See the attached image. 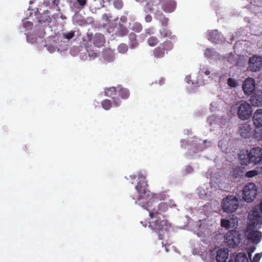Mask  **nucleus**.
<instances>
[{"label": "nucleus", "instance_id": "f257e3e1", "mask_svg": "<svg viewBox=\"0 0 262 262\" xmlns=\"http://www.w3.org/2000/svg\"><path fill=\"white\" fill-rule=\"evenodd\" d=\"M138 177L139 181L136 189L138 192V199L136 203L146 209L151 219H156L149 223V227L158 234L160 240L163 239L164 234L169 231L171 226L167 220H161L159 216H164V213L168 209V205L164 202L160 203L156 207H153V205L158 201L164 200L166 195L164 192L152 193L148 190L145 172H139Z\"/></svg>", "mask_w": 262, "mask_h": 262}, {"label": "nucleus", "instance_id": "f03ea898", "mask_svg": "<svg viewBox=\"0 0 262 262\" xmlns=\"http://www.w3.org/2000/svg\"><path fill=\"white\" fill-rule=\"evenodd\" d=\"M248 219L250 223L245 232V235L248 240L254 244L259 243L262 237V233L255 230L256 228H260L262 225V217L258 212L257 209L254 210L252 213H249Z\"/></svg>", "mask_w": 262, "mask_h": 262}, {"label": "nucleus", "instance_id": "7ed1b4c3", "mask_svg": "<svg viewBox=\"0 0 262 262\" xmlns=\"http://www.w3.org/2000/svg\"><path fill=\"white\" fill-rule=\"evenodd\" d=\"M238 159L241 164H262V149L257 147L250 150H241Z\"/></svg>", "mask_w": 262, "mask_h": 262}, {"label": "nucleus", "instance_id": "20e7f679", "mask_svg": "<svg viewBox=\"0 0 262 262\" xmlns=\"http://www.w3.org/2000/svg\"><path fill=\"white\" fill-rule=\"evenodd\" d=\"M255 85L254 79L248 77L244 80L242 87L245 95H250L253 94L251 98L250 101L255 104L258 105L262 101V97H260V96L257 97L254 93L255 89Z\"/></svg>", "mask_w": 262, "mask_h": 262}, {"label": "nucleus", "instance_id": "39448f33", "mask_svg": "<svg viewBox=\"0 0 262 262\" xmlns=\"http://www.w3.org/2000/svg\"><path fill=\"white\" fill-rule=\"evenodd\" d=\"M173 48V43L172 41L166 40L152 50L151 56L156 59H162L165 57V54L172 50Z\"/></svg>", "mask_w": 262, "mask_h": 262}, {"label": "nucleus", "instance_id": "423d86ee", "mask_svg": "<svg viewBox=\"0 0 262 262\" xmlns=\"http://www.w3.org/2000/svg\"><path fill=\"white\" fill-rule=\"evenodd\" d=\"M224 240L230 247L235 248L240 243L242 238L238 231L235 230H231L225 235Z\"/></svg>", "mask_w": 262, "mask_h": 262}, {"label": "nucleus", "instance_id": "0eeeda50", "mask_svg": "<svg viewBox=\"0 0 262 262\" xmlns=\"http://www.w3.org/2000/svg\"><path fill=\"white\" fill-rule=\"evenodd\" d=\"M243 199L248 202H252L257 195V188L256 185L253 183H249L245 185L243 190Z\"/></svg>", "mask_w": 262, "mask_h": 262}, {"label": "nucleus", "instance_id": "6e6552de", "mask_svg": "<svg viewBox=\"0 0 262 262\" xmlns=\"http://www.w3.org/2000/svg\"><path fill=\"white\" fill-rule=\"evenodd\" d=\"M252 114V107L246 101H242L237 107V115L238 118L245 120L248 119Z\"/></svg>", "mask_w": 262, "mask_h": 262}, {"label": "nucleus", "instance_id": "1a4fd4ad", "mask_svg": "<svg viewBox=\"0 0 262 262\" xmlns=\"http://www.w3.org/2000/svg\"><path fill=\"white\" fill-rule=\"evenodd\" d=\"M222 208L225 212H235L238 207L237 199L232 195L227 196L223 200Z\"/></svg>", "mask_w": 262, "mask_h": 262}, {"label": "nucleus", "instance_id": "9d476101", "mask_svg": "<svg viewBox=\"0 0 262 262\" xmlns=\"http://www.w3.org/2000/svg\"><path fill=\"white\" fill-rule=\"evenodd\" d=\"M262 68V56L253 55L248 60V69L251 72L260 71Z\"/></svg>", "mask_w": 262, "mask_h": 262}, {"label": "nucleus", "instance_id": "9b49d317", "mask_svg": "<svg viewBox=\"0 0 262 262\" xmlns=\"http://www.w3.org/2000/svg\"><path fill=\"white\" fill-rule=\"evenodd\" d=\"M118 86H113L105 89V95L112 98L113 100V105L115 107H118L121 104V100L118 97Z\"/></svg>", "mask_w": 262, "mask_h": 262}, {"label": "nucleus", "instance_id": "f8f14e48", "mask_svg": "<svg viewBox=\"0 0 262 262\" xmlns=\"http://www.w3.org/2000/svg\"><path fill=\"white\" fill-rule=\"evenodd\" d=\"M161 3L162 9L165 12H172L176 8L177 4L174 0H163Z\"/></svg>", "mask_w": 262, "mask_h": 262}, {"label": "nucleus", "instance_id": "ddd939ff", "mask_svg": "<svg viewBox=\"0 0 262 262\" xmlns=\"http://www.w3.org/2000/svg\"><path fill=\"white\" fill-rule=\"evenodd\" d=\"M228 256V249L222 248L217 251L216 259L217 262H226Z\"/></svg>", "mask_w": 262, "mask_h": 262}, {"label": "nucleus", "instance_id": "4468645a", "mask_svg": "<svg viewBox=\"0 0 262 262\" xmlns=\"http://www.w3.org/2000/svg\"><path fill=\"white\" fill-rule=\"evenodd\" d=\"M253 122L257 127L262 126V109H258L254 113Z\"/></svg>", "mask_w": 262, "mask_h": 262}, {"label": "nucleus", "instance_id": "2eb2a0df", "mask_svg": "<svg viewBox=\"0 0 262 262\" xmlns=\"http://www.w3.org/2000/svg\"><path fill=\"white\" fill-rule=\"evenodd\" d=\"M251 131L252 128L248 123H244L242 124L239 129L241 136L245 138L250 137Z\"/></svg>", "mask_w": 262, "mask_h": 262}, {"label": "nucleus", "instance_id": "dca6fc26", "mask_svg": "<svg viewBox=\"0 0 262 262\" xmlns=\"http://www.w3.org/2000/svg\"><path fill=\"white\" fill-rule=\"evenodd\" d=\"M94 45L98 48L101 47L104 45L105 42V38L102 34L96 33L93 39Z\"/></svg>", "mask_w": 262, "mask_h": 262}, {"label": "nucleus", "instance_id": "f3484780", "mask_svg": "<svg viewBox=\"0 0 262 262\" xmlns=\"http://www.w3.org/2000/svg\"><path fill=\"white\" fill-rule=\"evenodd\" d=\"M221 226L226 230H234L235 224L234 221H231L226 219H222L221 220Z\"/></svg>", "mask_w": 262, "mask_h": 262}, {"label": "nucleus", "instance_id": "a211bd4d", "mask_svg": "<svg viewBox=\"0 0 262 262\" xmlns=\"http://www.w3.org/2000/svg\"><path fill=\"white\" fill-rule=\"evenodd\" d=\"M208 37L210 41L217 43L221 40V34L217 30H212L208 33Z\"/></svg>", "mask_w": 262, "mask_h": 262}, {"label": "nucleus", "instance_id": "6ab92c4d", "mask_svg": "<svg viewBox=\"0 0 262 262\" xmlns=\"http://www.w3.org/2000/svg\"><path fill=\"white\" fill-rule=\"evenodd\" d=\"M245 173V169L243 167H238L233 169L232 172V176L234 178L242 177Z\"/></svg>", "mask_w": 262, "mask_h": 262}, {"label": "nucleus", "instance_id": "aec40b11", "mask_svg": "<svg viewBox=\"0 0 262 262\" xmlns=\"http://www.w3.org/2000/svg\"><path fill=\"white\" fill-rule=\"evenodd\" d=\"M129 45L132 49H135L138 46V42L137 39V35L134 33L131 32L129 34Z\"/></svg>", "mask_w": 262, "mask_h": 262}, {"label": "nucleus", "instance_id": "412c9836", "mask_svg": "<svg viewBox=\"0 0 262 262\" xmlns=\"http://www.w3.org/2000/svg\"><path fill=\"white\" fill-rule=\"evenodd\" d=\"M160 34L162 38L168 37L172 41L176 38V36L172 35L171 32L167 28H163L159 30Z\"/></svg>", "mask_w": 262, "mask_h": 262}, {"label": "nucleus", "instance_id": "4be33fe9", "mask_svg": "<svg viewBox=\"0 0 262 262\" xmlns=\"http://www.w3.org/2000/svg\"><path fill=\"white\" fill-rule=\"evenodd\" d=\"M147 6L150 11L152 12L155 9L158 8L162 1L161 0H146Z\"/></svg>", "mask_w": 262, "mask_h": 262}, {"label": "nucleus", "instance_id": "5701e85b", "mask_svg": "<svg viewBox=\"0 0 262 262\" xmlns=\"http://www.w3.org/2000/svg\"><path fill=\"white\" fill-rule=\"evenodd\" d=\"M118 97L120 96L122 99H126L129 96V91L121 86H118Z\"/></svg>", "mask_w": 262, "mask_h": 262}, {"label": "nucleus", "instance_id": "b1692460", "mask_svg": "<svg viewBox=\"0 0 262 262\" xmlns=\"http://www.w3.org/2000/svg\"><path fill=\"white\" fill-rule=\"evenodd\" d=\"M235 262H249V260L245 253L239 252L236 255Z\"/></svg>", "mask_w": 262, "mask_h": 262}, {"label": "nucleus", "instance_id": "393cba45", "mask_svg": "<svg viewBox=\"0 0 262 262\" xmlns=\"http://www.w3.org/2000/svg\"><path fill=\"white\" fill-rule=\"evenodd\" d=\"M147 42L149 46L153 47L159 43V40L156 36H151L147 38Z\"/></svg>", "mask_w": 262, "mask_h": 262}, {"label": "nucleus", "instance_id": "a878e982", "mask_svg": "<svg viewBox=\"0 0 262 262\" xmlns=\"http://www.w3.org/2000/svg\"><path fill=\"white\" fill-rule=\"evenodd\" d=\"M101 106L105 110H110L113 106L111 101L109 99H105L101 102Z\"/></svg>", "mask_w": 262, "mask_h": 262}, {"label": "nucleus", "instance_id": "bb28decb", "mask_svg": "<svg viewBox=\"0 0 262 262\" xmlns=\"http://www.w3.org/2000/svg\"><path fill=\"white\" fill-rule=\"evenodd\" d=\"M154 33V28L150 27L145 30L144 32L142 34V36L144 38L147 37L148 36L150 37L151 36H153Z\"/></svg>", "mask_w": 262, "mask_h": 262}, {"label": "nucleus", "instance_id": "cd10ccee", "mask_svg": "<svg viewBox=\"0 0 262 262\" xmlns=\"http://www.w3.org/2000/svg\"><path fill=\"white\" fill-rule=\"evenodd\" d=\"M132 29L136 32H140L142 30V26L140 23L136 22L133 24Z\"/></svg>", "mask_w": 262, "mask_h": 262}, {"label": "nucleus", "instance_id": "c85d7f7f", "mask_svg": "<svg viewBox=\"0 0 262 262\" xmlns=\"http://www.w3.org/2000/svg\"><path fill=\"white\" fill-rule=\"evenodd\" d=\"M118 52L120 53H125L128 50V46L125 43H121L118 47Z\"/></svg>", "mask_w": 262, "mask_h": 262}, {"label": "nucleus", "instance_id": "c756f323", "mask_svg": "<svg viewBox=\"0 0 262 262\" xmlns=\"http://www.w3.org/2000/svg\"><path fill=\"white\" fill-rule=\"evenodd\" d=\"M75 36V31H71L70 32L63 33V37L68 40L72 39Z\"/></svg>", "mask_w": 262, "mask_h": 262}, {"label": "nucleus", "instance_id": "7c9ffc66", "mask_svg": "<svg viewBox=\"0 0 262 262\" xmlns=\"http://www.w3.org/2000/svg\"><path fill=\"white\" fill-rule=\"evenodd\" d=\"M259 173V172L256 170H250L248 171H245V175L247 178H252L254 176H257Z\"/></svg>", "mask_w": 262, "mask_h": 262}, {"label": "nucleus", "instance_id": "2f4dec72", "mask_svg": "<svg viewBox=\"0 0 262 262\" xmlns=\"http://www.w3.org/2000/svg\"><path fill=\"white\" fill-rule=\"evenodd\" d=\"M128 33V30L126 28L121 27L120 29L118 31V34L120 36H123L126 35Z\"/></svg>", "mask_w": 262, "mask_h": 262}, {"label": "nucleus", "instance_id": "473e14b6", "mask_svg": "<svg viewBox=\"0 0 262 262\" xmlns=\"http://www.w3.org/2000/svg\"><path fill=\"white\" fill-rule=\"evenodd\" d=\"M114 6L117 9H121L123 7V2L122 0H115L113 2Z\"/></svg>", "mask_w": 262, "mask_h": 262}, {"label": "nucleus", "instance_id": "72a5a7b5", "mask_svg": "<svg viewBox=\"0 0 262 262\" xmlns=\"http://www.w3.org/2000/svg\"><path fill=\"white\" fill-rule=\"evenodd\" d=\"M227 83L229 86H230L232 88H234L236 85V81H235V79L231 78H229L228 79Z\"/></svg>", "mask_w": 262, "mask_h": 262}, {"label": "nucleus", "instance_id": "f704fd0d", "mask_svg": "<svg viewBox=\"0 0 262 262\" xmlns=\"http://www.w3.org/2000/svg\"><path fill=\"white\" fill-rule=\"evenodd\" d=\"M168 18L163 16L162 18L160 19V21L162 24L163 26L166 27L168 25Z\"/></svg>", "mask_w": 262, "mask_h": 262}, {"label": "nucleus", "instance_id": "c9c22d12", "mask_svg": "<svg viewBox=\"0 0 262 262\" xmlns=\"http://www.w3.org/2000/svg\"><path fill=\"white\" fill-rule=\"evenodd\" d=\"M204 54L206 56L210 57L213 55V51L211 49L208 48L205 51Z\"/></svg>", "mask_w": 262, "mask_h": 262}, {"label": "nucleus", "instance_id": "e433bc0d", "mask_svg": "<svg viewBox=\"0 0 262 262\" xmlns=\"http://www.w3.org/2000/svg\"><path fill=\"white\" fill-rule=\"evenodd\" d=\"M262 256V254H260V253H256L253 258V260L252 261V262H258L261 258Z\"/></svg>", "mask_w": 262, "mask_h": 262}, {"label": "nucleus", "instance_id": "4c0bfd02", "mask_svg": "<svg viewBox=\"0 0 262 262\" xmlns=\"http://www.w3.org/2000/svg\"><path fill=\"white\" fill-rule=\"evenodd\" d=\"M112 17L111 15L109 14L105 13L102 16V18L103 20H105L106 21H109L111 20V18Z\"/></svg>", "mask_w": 262, "mask_h": 262}, {"label": "nucleus", "instance_id": "58836bf2", "mask_svg": "<svg viewBox=\"0 0 262 262\" xmlns=\"http://www.w3.org/2000/svg\"><path fill=\"white\" fill-rule=\"evenodd\" d=\"M255 209H257L258 212L259 213V210H260L261 213H262V201L260 203L259 205H257L253 209V210L250 213H252V212L255 210Z\"/></svg>", "mask_w": 262, "mask_h": 262}, {"label": "nucleus", "instance_id": "ea45409f", "mask_svg": "<svg viewBox=\"0 0 262 262\" xmlns=\"http://www.w3.org/2000/svg\"><path fill=\"white\" fill-rule=\"evenodd\" d=\"M78 4L82 7H83L86 4L87 0H77Z\"/></svg>", "mask_w": 262, "mask_h": 262}, {"label": "nucleus", "instance_id": "a19ab883", "mask_svg": "<svg viewBox=\"0 0 262 262\" xmlns=\"http://www.w3.org/2000/svg\"><path fill=\"white\" fill-rule=\"evenodd\" d=\"M24 26L25 28H31L33 26V24L30 21H26L24 23Z\"/></svg>", "mask_w": 262, "mask_h": 262}, {"label": "nucleus", "instance_id": "79ce46f5", "mask_svg": "<svg viewBox=\"0 0 262 262\" xmlns=\"http://www.w3.org/2000/svg\"><path fill=\"white\" fill-rule=\"evenodd\" d=\"M145 20L147 23H150L152 20V17L150 15H147L145 17Z\"/></svg>", "mask_w": 262, "mask_h": 262}, {"label": "nucleus", "instance_id": "37998d69", "mask_svg": "<svg viewBox=\"0 0 262 262\" xmlns=\"http://www.w3.org/2000/svg\"><path fill=\"white\" fill-rule=\"evenodd\" d=\"M192 171H193V168L190 165L187 166V167L186 169V172L189 173L191 172Z\"/></svg>", "mask_w": 262, "mask_h": 262}, {"label": "nucleus", "instance_id": "c03bdc74", "mask_svg": "<svg viewBox=\"0 0 262 262\" xmlns=\"http://www.w3.org/2000/svg\"><path fill=\"white\" fill-rule=\"evenodd\" d=\"M120 20L123 23H125L127 21V19L126 18V16H122L121 17H120Z\"/></svg>", "mask_w": 262, "mask_h": 262}, {"label": "nucleus", "instance_id": "a18cd8bd", "mask_svg": "<svg viewBox=\"0 0 262 262\" xmlns=\"http://www.w3.org/2000/svg\"><path fill=\"white\" fill-rule=\"evenodd\" d=\"M210 73V71L209 70H206L205 72H204V74L206 75H209Z\"/></svg>", "mask_w": 262, "mask_h": 262}, {"label": "nucleus", "instance_id": "49530a36", "mask_svg": "<svg viewBox=\"0 0 262 262\" xmlns=\"http://www.w3.org/2000/svg\"><path fill=\"white\" fill-rule=\"evenodd\" d=\"M203 149H203L202 147H200L199 148V149H198L197 151H198V152H199V151H201L203 150Z\"/></svg>", "mask_w": 262, "mask_h": 262}, {"label": "nucleus", "instance_id": "de8ad7c7", "mask_svg": "<svg viewBox=\"0 0 262 262\" xmlns=\"http://www.w3.org/2000/svg\"><path fill=\"white\" fill-rule=\"evenodd\" d=\"M207 142H208V141H207V140H205L203 141V143H204V144L207 143ZM208 143H210V145H211V142H208Z\"/></svg>", "mask_w": 262, "mask_h": 262}, {"label": "nucleus", "instance_id": "09e8293b", "mask_svg": "<svg viewBox=\"0 0 262 262\" xmlns=\"http://www.w3.org/2000/svg\"><path fill=\"white\" fill-rule=\"evenodd\" d=\"M130 177H132V179H136V176H130Z\"/></svg>", "mask_w": 262, "mask_h": 262}, {"label": "nucleus", "instance_id": "8fccbe9b", "mask_svg": "<svg viewBox=\"0 0 262 262\" xmlns=\"http://www.w3.org/2000/svg\"><path fill=\"white\" fill-rule=\"evenodd\" d=\"M168 250L166 248V251H168Z\"/></svg>", "mask_w": 262, "mask_h": 262}]
</instances>
